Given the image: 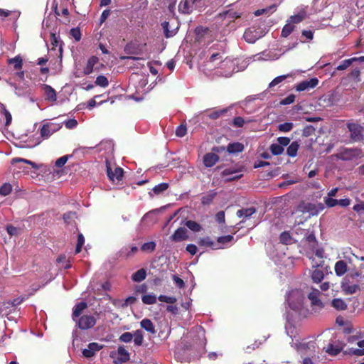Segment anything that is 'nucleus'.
<instances>
[{"label":"nucleus","instance_id":"6ab92c4d","mask_svg":"<svg viewBox=\"0 0 364 364\" xmlns=\"http://www.w3.org/2000/svg\"><path fill=\"white\" fill-rule=\"evenodd\" d=\"M256 213V208L255 207H250L247 208H242L237 211V216L239 218H242V222H245V220L252 216L253 214Z\"/></svg>","mask_w":364,"mask_h":364},{"label":"nucleus","instance_id":"f03ea898","mask_svg":"<svg viewBox=\"0 0 364 364\" xmlns=\"http://www.w3.org/2000/svg\"><path fill=\"white\" fill-rule=\"evenodd\" d=\"M62 126L60 124L53 122H46L43 124L40 129V135L42 139H48L54 133L57 132L61 129Z\"/></svg>","mask_w":364,"mask_h":364},{"label":"nucleus","instance_id":"e2e57ef3","mask_svg":"<svg viewBox=\"0 0 364 364\" xmlns=\"http://www.w3.org/2000/svg\"><path fill=\"white\" fill-rule=\"evenodd\" d=\"M358 346L361 348H356L353 350V353L355 355H364V340L360 341L358 342Z\"/></svg>","mask_w":364,"mask_h":364},{"label":"nucleus","instance_id":"2eb2a0df","mask_svg":"<svg viewBox=\"0 0 364 364\" xmlns=\"http://www.w3.org/2000/svg\"><path fill=\"white\" fill-rule=\"evenodd\" d=\"M320 291L318 289H314L312 291L308 294V298L311 302V304L314 306H317L320 308L323 307V304L321 301L319 299L318 296L320 295Z\"/></svg>","mask_w":364,"mask_h":364},{"label":"nucleus","instance_id":"8fccbe9b","mask_svg":"<svg viewBox=\"0 0 364 364\" xmlns=\"http://www.w3.org/2000/svg\"><path fill=\"white\" fill-rule=\"evenodd\" d=\"M291 240V235L289 232H282L279 235V241L284 245H288Z\"/></svg>","mask_w":364,"mask_h":364},{"label":"nucleus","instance_id":"a19ab883","mask_svg":"<svg viewBox=\"0 0 364 364\" xmlns=\"http://www.w3.org/2000/svg\"><path fill=\"white\" fill-rule=\"evenodd\" d=\"M156 297L153 294L144 295L141 297V301L144 304H154L156 302Z\"/></svg>","mask_w":364,"mask_h":364},{"label":"nucleus","instance_id":"69168bd1","mask_svg":"<svg viewBox=\"0 0 364 364\" xmlns=\"http://www.w3.org/2000/svg\"><path fill=\"white\" fill-rule=\"evenodd\" d=\"M296 96L294 94L289 95L287 97L282 99L280 104L282 105H290L295 101Z\"/></svg>","mask_w":364,"mask_h":364},{"label":"nucleus","instance_id":"2f4dec72","mask_svg":"<svg viewBox=\"0 0 364 364\" xmlns=\"http://www.w3.org/2000/svg\"><path fill=\"white\" fill-rule=\"evenodd\" d=\"M8 63L9 65H14V68L16 70H21L23 67V60L19 55L13 58H9L8 60Z\"/></svg>","mask_w":364,"mask_h":364},{"label":"nucleus","instance_id":"aec40b11","mask_svg":"<svg viewBox=\"0 0 364 364\" xmlns=\"http://www.w3.org/2000/svg\"><path fill=\"white\" fill-rule=\"evenodd\" d=\"M87 304L85 301L77 303L73 308L72 318L74 321H76L82 313V311L87 309Z\"/></svg>","mask_w":364,"mask_h":364},{"label":"nucleus","instance_id":"0e129e2a","mask_svg":"<svg viewBox=\"0 0 364 364\" xmlns=\"http://www.w3.org/2000/svg\"><path fill=\"white\" fill-rule=\"evenodd\" d=\"M315 128L312 125H307L303 129V136L308 137L314 134Z\"/></svg>","mask_w":364,"mask_h":364},{"label":"nucleus","instance_id":"ea45409f","mask_svg":"<svg viewBox=\"0 0 364 364\" xmlns=\"http://www.w3.org/2000/svg\"><path fill=\"white\" fill-rule=\"evenodd\" d=\"M360 70L358 68H353L350 73H348V77L350 79H353L356 82H360Z\"/></svg>","mask_w":364,"mask_h":364},{"label":"nucleus","instance_id":"052dcab7","mask_svg":"<svg viewBox=\"0 0 364 364\" xmlns=\"http://www.w3.org/2000/svg\"><path fill=\"white\" fill-rule=\"evenodd\" d=\"M276 7H277L276 4H272V5L269 6H268L267 8L262 9H258V10L255 11L254 14L256 16H259L260 15H262L264 14L267 13L268 11H269L271 10H274V11Z\"/></svg>","mask_w":364,"mask_h":364},{"label":"nucleus","instance_id":"58836bf2","mask_svg":"<svg viewBox=\"0 0 364 364\" xmlns=\"http://www.w3.org/2000/svg\"><path fill=\"white\" fill-rule=\"evenodd\" d=\"M306 241L308 242L311 248L314 250L318 246V241L316 238L314 233L311 232L306 237Z\"/></svg>","mask_w":364,"mask_h":364},{"label":"nucleus","instance_id":"1a4fd4ad","mask_svg":"<svg viewBox=\"0 0 364 364\" xmlns=\"http://www.w3.org/2000/svg\"><path fill=\"white\" fill-rule=\"evenodd\" d=\"M188 230L185 228H178L170 237V240L174 242H179L188 240Z\"/></svg>","mask_w":364,"mask_h":364},{"label":"nucleus","instance_id":"774afa93","mask_svg":"<svg viewBox=\"0 0 364 364\" xmlns=\"http://www.w3.org/2000/svg\"><path fill=\"white\" fill-rule=\"evenodd\" d=\"M245 124V120L242 117H236L232 120V125L235 127L240 128Z\"/></svg>","mask_w":364,"mask_h":364},{"label":"nucleus","instance_id":"338daca9","mask_svg":"<svg viewBox=\"0 0 364 364\" xmlns=\"http://www.w3.org/2000/svg\"><path fill=\"white\" fill-rule=\"evenodd\" d=\"M208 31L209 29L207 27L198 26L195 29V33L197 36L202 38Z\"/></svg>","mask_w":364,"mask_h":364},{"label":"nucleus","instance_id":"c9c22d12","mask_svg":"<svg viewBox=\"0 0 364 364\" xmlns=\"http://www.w3.org/2000/svg\"><path fill=\"white\" fill-rule=\"evenodd\" d=\"M161 26L163 28L164 36L166 38H168L173 37V36L176 35V30H171V31L169 30V28H168L169 23L168 21H164L161 23Z\"/></svg>","mask_w":364,"mask_h":364},{"label":"nucleus","instance_id":"09e8293b","mask_svg":"<svg viewBox=\"0 0 364 364\" xmlns=\"http://www.w3.org/2000/svg\"><path fill=\"white\" fill-rule=\"evenodd\" d=\"M269 149L272 154L275 156L282 154L284 150V148L278 144H272L270 146Z\"/></svg>","mask_w":364,"mask_h":364},{"label":"nucleus","instance_id":"4be33fe9","mask_svg":"<svg viewBox=\"0 0 364 364\" xmlns=\"http://www.w3.org/2000/svg\"><path fill=\"white\" fill-rule=\"evenodd\" d=\"M99 61V58L97 56L90 57L87 63L86 66L84 68L83 73L86 75H90L93 72L94 66Z\"/></svg>","mask_w":364,"mask_h":364},{"label":"nucleus","instance_id":"b1692460","mask_svg":"<svg viewBox=\"0 0 364 364\" xmlns=\"http://www.w3.org/2000/svg\"><path fill=\"white\" fill-rule=\"evenodd\" d=\"M141 327L147 332L151 334H156V331L155 329L153 322L149 318H144L140 322Z\"/></svg>","mask_w":364,"mask_h":364},{"label":"nucleus","instance_id":"5fc2aeb1","mask_svg":"<svg viewBox=\"0 0 364 364\" xmlns=\"http://www.w3.org/2000/svg\"><path fill=\"white\" fill-rule=\"evenodd\" d=\"M85 243V237L82 233L77 235V242L75 247V254H78L81 252L82 247Z\"/></svg>","mask_w":364,"mask_h":364},{"label":"nucleus","instance_id":"4468645a","mask_svg":"<svg viewBox=\"0 0 364 364\" xmlns=\"http://www.w3.org/2000/svg\"><path fill=\"white\" fill-rule=\"evenodd\" d=\"M42 87L44 90L46 100L50 102H55L57 100L56 92L51 86L43 84Z\"/></svg>","mask_w":364,"mask_h":364},{"label":"nucleus","instance_id":"5701e85b","mask_svg":"<svg viewBox=\"0 0 364 364\" xmlns=\"http://www.w3.org/2000/svg\"><path fill=\"white\" fill-rule=\"evenodd\" d=\"M169 187V184L168 183H161L156 186H155L152 188V192H149V195L151 198L154 197V195H160L164 191H166Z\"/></svg>","mask_w":364,"mask_h":364},{"label":"nucleus","instance_id":"c756f323","mask_svg":"<svg viewBox=\"0 0 364 364\" xmlns=\"http://www.w3.org/2000/svg\"><path fill=\"white\" fill-rule=\"evenodd\" d=\"M331 306L338 311H343L347 309V304L341 299H333L331 301Z\"/></svg>","mask_w":364,"mask_h":364},{"label":"nucleus","instance_id":"0eeeda50","mask_svg":"<svg viewBox=\"0 0 364 364\" xmlns=\"http://www.w3.org/2000/svg\"><path fill=\"white\" fill-rule=\"evenodd\" d=\"M361 154L362 151L358 148L345 149L338 154V158L342 161H351L355 158L360 156Z\"/></svg>","mask_w":364,"mask_h":364},{"label":"nucleus","instance_id":"e433bc0d","mask_svg":"<svg viewBox=\"0 0 364 364\" xmlns=\"http://www.w3.org/2000/svg\"><path fill=\"white\" fill-rule=\"evenodd\" d=\"M294 28H295L294 25L288 22L283 27V28L282 30L281 36L284 38L288 37L292 33V31L294 30Z\"/></svg>","mask_w":364,"mask_h":364},{"label":"nucleus","instance_id":"a18cd8bd","mask_svg":"<svg viewBox=\"0 0 364 364\" xmlns=\"http://www.w3.org/2000/svg\"><path fill=\"white\" fill-rule=\"evenodd\" d=\"M95 84L102 87H107L109 85V81L107 77L99 75L96 78Z\"/></svg>","mask_w":364,"mask_h":364},{"label":"nucleus","instance_id":"13d9d810","mask_svg":"<svg viewBox=\"0 0 364 364\" xmlns=\"http://www.w3.org/2000/svg\"><path fill=\"white\" fill-rule=\"evenodd\" d=\"M293 127H294L293 123H291V122H285V123H283V124H280L278 126V129L280 132H289V131H291Z\"/></svg>","mask_w":364,"mask_h":364},{"label":"nucleus","instance_id":"9d476101","mask_svg":"<svg viewBox=\"0 0 364 364\" xmlns=\"http://www.w3.org/2000/svg\"><path fill=\"white\" fill-rule=\"evenodd\" d=\"M217 17L221 20H224L227 18L229 19L230 22H232L235 21V19L240 18L241 14L233 10H227L218 14Z\"/></svg>","mask_w":364,"mask_h":364},{"label":"nucleus","instance_id":"f8f14e48","mask_svg":"<svg viewBox=\"0 0 364 364\" xmlns=\"http://www.w3.org/2000/svg\"><path fill=\"white\" fill-rule=\"evenodd\" d=\"M219 161V156L215 153H207L203 156V164L205 167H212Z\"/></svg>","mask_w":364,"mask_h":364},{"label":"nucleus","instance_id":"393cba45","mask_svg":"<svg viewBox=\"0 0 364 364\" xmlns=\"http://www.w3.org/2000/svg\"><path fill=\"white\" fill-rule=\"evenodd\" d=\"M347 264L343 260H339L336 262L334 270L337 276H343L347 272Z\"/></svg>","mask_w":364,"mask_h":364},{"label":"nucleus","instance_id":"6e6d98bb","mask_svg":"<svg viewBox=\"0 0 364 364\" xmlns=\"http://www.w3.org/2000/svg\"><path fill=\"white\" fill-rule=\"evenodd\" d=\"M11 308L10 301L3 302L0 305V309L2 311V316L9 314L11 313Z\"/></svg>","mask_w":364,"mask_h":364},{"label":"nucleus","instance_id":"a878e982","mask_svg":"<svg viewBox=\"0 0 364 364\" xmlns=\"http://www.w3.org/2000/svg\"><path fill=\"white\" fill-rule=\"evenodd\" d=\"M244 150V145L240 142L230 143L227 146V151L230 154L240 153Z\"/></svg>","mask_w":364,"mask_h":364},{"label":"nucleus","instance_id":"f3484780","mask_svg":"<svg viewBox=\"0 0 364 364\" xmlns=\"http://www.w3.org/2000/svg\"><path fill=\"white\" fill-rule=\"evenodd\" d=\"M178 7V11L183 14H190L193 11V4L190 0H181Z\"/></svg>","mask_w":364,"mask_h":364},{"label":"nucleus","instance_id":"bf43d9fd","mask_svg":"<svg viewBox=\"0 0 364 364\" xmlns=\"http://www.w3.org/2000/svg\"><path fill=\"white\" fill-rule=\"evenodd\" d=\"M187 133V128L185 124H180L176 127V135L178 137L184 136Z\"/></svg>","mask_w":364,"mask_h":364},{"label":"nucleus","instance_id":"603ef678","mask_svg":"<svg viewBox=\"0 0 364 364\" xmlns=\"http://www.w3.org/2000/svg\"><path fill=\"white\" fill-rule=\"evenodd\" d=\"M343 291L347 294H353L357 291V290L359 289V286L358 284H353V285H345L343 286Z\"/></svg>","mask_w":364,"mask_h":364},{"label":"nucleus","instance_id":"423d86ee","mask_svg":"<svg viewBox=\"0 0 364 364\" xmlns=\"http://www.w3.org/2000/svg\"><path fill=\"white\" fill-rule=\"evenodd\" d=\"M241 169L227 168L222 171L221 176L223 177H226L225 178L226 182L237 181L241 178L243 176V174L241 173Z\"/></svg>","mask_w":364,"mask_h":364},{"label":"nucleus","instance_id":"c03bdc74","mask_svg":"<svg viewBox=\"0 0 364 364\" xmlns=\"http://www.w3.org/2000/svg\"><path fill=\"white\" fill-rule=\"evenodd\" d=\"M155 249H156V243L153 241L145 242L141 247V250L143 252H152L155 250Z\"/></svg>","mask_w":364,"mask_h":364},{"label":"nucleus","instance_id":"4c0bfd02","mask_svg":"<svg viewBox=\"0 0 364 364\" xmlns=\"http://www.w3.org/2000/svg\"><path fill=\"white\" fill-rule=\"evenodd\" d=\"M354 62H355L354 59H351V58L346 59V60L341 61V63L336 68V70H345L348 68H349Z\"/></svg>","mask_w":364,"mask_h":364},{"label":"nucleus","instance_id":"20e7f679","mask_svg":"<svg viewBox=\"0 0 364 364\" xmlns=\"http://www.w3.org/2000/svg\"><path fill=\"white\" fill-rule=\"evenodd\" d=\"M105 165L107 175L110 181H114L115 180H117V181H119L122 180L124 175L123 168H122L121 167H116L114 168V171H112L110 162L107 159H106L105 160Z\"/></svg>","mask_w":364,"mask_h":364},{"label":"nucleus","instance_id":"39448f33","mask_svg":"<svg viewBox=\"0 0 364 364\" xmlns=\"http://www.w3.org/2000/svg\"><path fill=\"white\" fill-rule=\"evenodd\" d=\"M77 327L81 330H87L96 324V319L91 315H83L76 321Z\"/></svg>","mask_w":364,"mask_h":364},{"label":"nucleus","instance_id":"3c124183","mask_svg":"<svg viewBox=\"0 0 364 364\" xmlns=\"http://www.w3.org/2000/svg\"><path fill=\"white\" fill-rule=\"evenodd\" d=\"M133 336H134V344L136 346H141L142 342H143V338H144L142 331L140 330H136L134 332V334Z\"/></svg>","mask_w":364,"mask_h":364},{"label":"nucleus","instance_id":"7c9ffc66","mask_svg":"<svg viewBox=\"0 0 364 364\" xmlns=\"http://www.w3.org/2000/svg\"><path fill=\"white\" fill-rule=\"evenodd\" d=\"M292 297L293 295H291L287 299L289 307L294 311H299L302 308V299L299 296L297 301L294 302L292 301Z\"/></svg>","mask_w":364,"mask_h":364},{"label":"nucleus","instance_id":"a211bd4d","mask_svg":"<svg viewBox=\"0 0 364 364\" xmlns=\"http://www.w3.org/2000/svg\"><path fill=\"white\" fill-rule=\"evenodd\" d=\"M343 344L342 343H328L326 347V352L331 355H337L339 354L343 348Z\"/></svg>","mask_w":364,"mask_h":364},{"label":"nucleus","instance_id":"37998d69","mask_svg":"<svg viewBox=\"0 0 364 364\" xmlns=\"http://www.w3.org/2000/svg\"><path fill=\"white\" fill-rule=\"evenodd\" d=\"M185 225L187 228L194 232H199L201 230L200 225L193 220H187Z\"/></svg>","mask_w":364,"mask_h":364},{"label":"nucleus","instance_id":"ddd939ff","mask_svg":"<svg viewBox=\"0 0 364 364\" xmlns=\"http://www.w3.org/2000/svg\"><path fill=\"white\" fill-rule=\"evenodd\" d=\"M102 348V346L97 343H90L88 345V348L82 350V355L85 358H92L95 355V352L99 351Z\"/></svg>","mask_w":364,"mask_h":364},{"label":"nucleus","instance_id":"864d4df0","mask_svg":"<svg viewBox=\"0 0 364 364\" xmlns=\"http://www.w3.org/2000/svg\"><path fill=\"white\" fill-rule=\"evenodd\" d=\"M77 213L73 211H69L63 214V218L65 223L70 224L71 223L74 219L76 218Z\"/></svg>","mask_w":364,"mask_h":364},{"label":"nucleus","instance_id":"79ce46f5","mask_svg":"<svg viewBox=\"0 0 364 364\" xmlns=\"http://www.w3.org/2000/svg\"><path fill=\"white\" fill-rule=\"evenodd\" d=\"M305 18L304 13H299L296 15L291 16L289 20V23L294 25V23H299L301 22Z\"/></svg>","mask_w":364,"mask_h":364},{"label":"nucleus","instance_id":"4d7b16f0","mask_svg":"<svg viewBox=\"0 0 364 364\" xmlns=\"http://www.w3.org/2000/svg\"><path fill=\"white\" fill-rule=\"evenodd\" d=\"M158 299L161 302H166L168 304H175L177 301V299L175 296H168L166 295H160L158 297Z\"/></svg>","mask_w":364,"mask_h":364},{"label":"nucleus","instance_id":"7ed1b4c3","mask_svg":"<svg viewBox=\"0 0 364 364\" xmlns=\"http://www.w3.org/2000/svg\"><path fill=\"white\" fill-rule=\"evenodd\" d=\"M347 127L350 132V138L353 141H360L363 139V127L354 122L347 123Z\"/></svg>","mask_w":364,"mask_h":364},{"label":"nucleus","instance_id":"dca6fc26","mask_svg":"<svg viewBox=\"0 0 364 364\" xmlns=\"http://www.w3.org/2000/svg\"><path fill=\"white\" fill-rule=\"evenodd\" d=\"M117 353L119 357L114 362L116 364H122L129 360V353L124 346H119L117 348Z\"/></svg>","mask_w":364,"mask_h":364},{"label":"nucleus","instance_id":"f704fd0d","mask_svg":"<svg viewBox=\"0 0 364 364\" xmlns=\"http://www.w3.org/2000/svg\"><path fill=\"white\" fill-rule=\"evenodd\" d=\"M299 145L297 141H293L287 148V154L289 156L294 157L297 154Z\"/></svg>","mask_w":364,"mask_h":364},{"label":"nucleus","instance_id":"72a5a7b5","mask_svg":"<svg viewBox=\"0 0 364 364\" xmlns=\"http://www.w3.org/2000/svg\"><path fill=\"white\" fill-rule=\"evenodd\" d=\"M311 277L314 283L318 284L323 280L324 274L322 270L316 269L311 272Z\"/></svg>","mask_w":364,"mask_h":364},{"label":"nucleus","instance_id":"cd10ccee","mask_svg":"<svg viewBox=\"0 0 364 364\" xmlns=\"http://www.w3.org/2000/svg\"><path fill=\"white\" fill-rule=\"evenodd\" d=\"M198 244L200 246H205V247H211L213 250H218L221 248L220 246L216 245L214 241H213L210 237H203L200 238V240L198 242Z\"/></svg>","mask_w":364,"mask_h":364},{"label":"nucleus","instance_id":"6e6552de","mask_svg":"<svg viewBox=\"0 0 364 364\" xmlns=\"http://www.w3.org/2000/svg\"><path fill=\"white\" fill-rule=\"evenodd\" d=\"M318 82L317 77H312L309 80L301 81L296 85L295 89L298 92L313 89L318 85Z\"/></svg>","mask_w":364,"mask_h":364},{"label":"nucleus","instance_id":"de8ad7c7","mask_svg":"<svg viewBox=\"0 0 364 364\" xmlns=\"http://www.w3.org/2000/svg\"><path fill=\"white\" fill-rule=\"evenodd\" d=\"M11 191L12 186L9 183H5L0 187V195L6 196L11 193Z\"/></svg>","mask_w":364,"mask_h":364},{"label":"nucleus","instance_id":"f257e3e1","mask_svg":"<svg viewBox=\"0 0 364 364\" xmlns=\"http://www.w3.org/2000/svg\"><path fill=\"white\" fill-rule=\"evenodd\" d=\"M299 210L302 213H309L310 215H317L324 209V205L321 203L314 204L311 203L302 202L299 205Z\"/></svg>","mask_w":364,"mask_h":364},{"label":"nucleus","instance_id":"bb28decb","mask_svg":"<svg viewBox=\"0 0 364 364\" xmlns=\"http://www.w3.org/2000/svg\"><path fill=\"white\" fill-rule=\"evenodd\" d=\"M216 196L217 192L215 190L209 191L207 193L202 196L201 203L203 205H210L213 202Z\"/></svg>","mask_w":364,"mask_h":364},{"label":"nucleus","instance_id":"680f3d73","mask_svg":"<svg viewBox=\"0 0 364 364\" xmlns=\"http://www.w3.org/2000/svg\"><path fill=\"white\" fill-rule=\"evenodd\" d=\"M225 52L223 50L222 53H213L210 57V62H215V60H220L222 62L224 59Z\"/></svg>","mask_w":364,"mask_h":364},{"label":"nucleus","instance_id":"9b49d317","mask_svg":"<svg viewBox=\"0 0 364 364\" xmlns=\"http://www.w3.org/2000/svg\"><path fill=\"white\" fill-rule=\"evenodd\" d=\"M138 252L136 246H125L119 251V257L124 259H129Z\"/></svg>","mask_w":364,"mask_h":364},{"label":"nucleus","instance_id":"c85d7f7f","mask_svg":"<svg viewBox=\"0 0 364 364\" xmlns=\"http://www.w3.org/2000/svg\"><path fill=\"white\" fill-rule=\"evenodd\" d=\"M146 277V271L145 269H140L132 275V279L135 282H141Z\"/></svg>","mask_w":364,"mask_h":364},{"label":"nucleus","instance_id":"49530a36","mask_svg":"<svg viewBox=\"0 0 364 364\" xmlns=\"http://www.w3.org/2000/svg\"><path fill=\"white\" fill-rule=\"evenodd\" d=\"M292 76H293L292 73L277 76L269 83V87L275 86V85L279 84L280 82H282V81H284L287 77H292Z\"/></svg>","mask_w":364,"mask_h":364},{"label":"nucleus","instance_id":"412c9836","mask_svg":"<svg viewBox=\"0 0 364 364\" xmlns=\"http://www.w3.org/2000/svg\"><path fill=\"white\" fill-rule=\"evenodd\" d=\"M243 38L246 42L249 43H254L259 37L255 30L247 28L244 33Z\"/></svg>","mask_w":364,"mask_h":364},{"label":"nucleus","instance_id":"473e14b6","mask_svg":"<svg viewBox=\"0 0 364 364\" xmlns=\"http://www.w3.org/2000/svg\"><path fill=\"white\" fill-rule=\"evenodd\" d=\"M229 110V108H223L221 109L214 110L208 114L210 119H217L225 114Z\"/></svg>","mask_w":364,"mask_h":364}]
</instances>
